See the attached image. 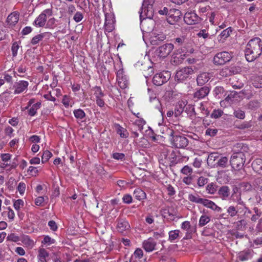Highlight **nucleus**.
I'll use <instances>...</instances> for the list:
<instances>
[{"instance_id": "f257e3e1", "label": "nucleus", "mask_w": 262, "mask_h": 262, "mask_svg": "<svg viewBox=\"0 0 262 262\" xmlns=\"http://www.w3.org/2000/svg\"><path fill=\"white\" fill-rule=\"evenodd\" d=\"M245 57L249 62L253 61L262 53V41L259 37L250 39L245 50Z\"/></svg>"}, {"instance_id": "f03ea898", "label": "nucleus", "mask_w": 262, "mask_h": 262, "mask_svg": "<svg viewBox=\"0 0 262 262\" xmlns=\"http://www.w3.org/2000/svg\"><path fill=\"white\" fill-rule=\"evenodd\" d=\"M155 3V0H144L141 11L140 12V19L142 20L144 15L148 17V23L150 24V26L148 28L149 31H152L154 29L155 25V21L152 19L154 16V9L153 4Z\"/></svg>"}, {"instance_id": "7ed1b4c3", "label": "nucleus", "mask_w": 262, "mask_h": 262, "mask_svg": "<svg viewBox=\"0 0 262 262\" xmlns=\"http://www.w3.org/2000/svg\"><path fill=\"white\" fill-rule=\"evenodd\" d=\"M245 162V154L234 153L231 157L230 164L232 168L235 170H239L244 166Z\"/></svg>"}, {"instance_id": "20e7f679", "label": "nucleus", "mask_w": 262, "mask_h": 262, "mask_svg": "<svg viewBox=\"0 0 262 262\" xmlns=\"http://www.w3.org/2000/svg\"><path fill=\"white\" fill-rule=\"evenodd\" d=\"M173 131L171 130L170 136H172L171 142L173 146L179 148H184L188 144V140L182 135H173Z\"/></svg>"}, {"instance_id": "39448f33", "label": "nucleus", "mask_w": 262, "mask_h": 262, "mask_svg": "<svg viewBox=\"0 0 262 262\" xmlns=\"http://www.w3.org/2000/svg\"><path fill=\"white\" fill-rule=\"evenodd\" d=\"M194 73L192 67H186L177 71L175 79L179 82H182L187 80L189 76Z\"/></svg>"}, {"instance_id": "423d86ee", "label": "nucleus", "mask_w": 262, "mask_h": 262, "mask_svg": "<svg viewBox=\"0 0 262 262\" xmlns=\"http://www.w3.org/2000/svg\"><path fill=\"white\" fill-rule=\"evenodd\" d=\"M232 58L231 55L227 52H222L215 54L213 58V63L217 66L225 64L230 61Z\"/></svg>"}, {"instance_id": "0eeeda50", "label": "nucleus", "mask_w": 262, "mask_h": 262, "mask_svg": "<svg viewBox=\"0 0 262 262\" xmlns=\"http://www.w3.org/2000/svg\"><path fill=\"white\" fill-rule=\"evenodd\" d=\"M170 78V73L164 71L154 75L152 82L155 85L160 86L166 82Z\"/></svg>"}, {"instance_id": "6e6552de", "label": "nucleus", "mask_w": 262, "mask_h": 262, "mask_svg": "<svg viewBox=\"0 0 262 262\" xmlns=\"http://www.w3.org/2000/svg\"><path fill=\"white\" fill-rule=\"evenodd\" d=\"M174 46L172 43H165L159 47L155 51L156 54L161 57H167L173 50Z\"/></svg>"}, {"instance_id": "1a4fd4ad", "label": "nucleus", "mask_w": 262, "mask_h": 262, "mask_svg": "<svg viewBox=\"0 0 262 262\" xmlns=\"http://www.w3.org/2000/svg\"><path fill=\"white\" fill-rule=\"evenodd\" d=\"M210 91V88L207 85L196 89V91L193 94V99L195 101L204 99L208 95Z\"/></svg>"}, {"instance_id": "9d476101", "label": "nucleus", "mask_w": 262, "mask_h": 262, "mask_svg": "<svg viewBox=\"0 0 262 262\" xmlns=\"http://www.w3.org/2000/svg\"><path fill=\"white\" fill-rule=\"evenodd\" d=\"M184 21L188 25H194L199 23L201 18L193 12H187L184 16Z\"/></svg>"}, {"instance_id": "9b49d317", "label": "nucleus", "mask_w": 262, "mask_h": 262, "mask_svg": "<svg viewBox=\"0 0 262 262\" xmlns=\"http://www.w3.org/2000/svg\"><path fill=\"white\" fill-rule=\"evenodd\" d=\"M182 14L180 10L177 9H171L168 13L167 21L170 24H173L179 20Z\"/></svg>"}, {"instance_id": "f8f14e48", "label": "nucleus", "mask_w": 262, "mask_h": 262, "mask_svg": "<svg viewBox=\"0 0 262 262\" xmlns=\"http://www.w3.org/2000/svg\"><path fill=\"white\" fill-rule=\"evenodd\" d=\"M217 194L220 198L223 200H227L230 195V189L227 186H222L219 188Z\"/></svg>"}, {"instance_id": "ddd939ff", "label": "nucleus", "mask_w": 262, "mask_h": 262, "mask_svg": "<svg viewBox=\"0 0 262 262\" xmlns=\"http://www.w3.org/2000/svg\"><path fill=\"white\" fill-rule=\"evenodd\" d=\"M28 84V82L27 81H19L15 82L14 84V87L15 88L14 93L19 94L27 90Z\"/></svg>"}, {"instance_id": "4468645a", "label": "nucleus", "mask_w": 262, "mask_h": 262, "mask_svg": "<svg viewBox=\"0 0 262 262\" xmlns=\"http://www.w3.org/2000/svg\"><path fill=\"white\" fill-rule=\"evenodd\" d=\"M209 79V73L206 72L200 73L196 78L197 84L199 86H203L207 83Z\"/></svg>"}, {"instance_id": "2eb2a0df", "label": "nucleus", "mask_w": 262, "mask_h": 262, "mask_svg": "<svg viewBox=\"0 0 262 262\" xmlns=\"http://www.w3.org/2000/svg\"><path fill=\"white\" fill-rule=\"evenodd\" d=\"M201 204L203 205L204 206L207 208L217 212H221L222 210V208L217 206L213 201L206 199H203Z\"/></svg>"}, {"instance_id": "dca6fc26", "label": "nucleus", "mask_w": 262, "mask_h": 262, "mask_svg": "<svg viewBox=\"0 0 262 262\" xmlns=\"http://www.w3.org/2000/svg\"><path fill=\"white\" fill-rule=\"evenodd\" d=\"M156 243L152 238H149L147 240L145 241L143 243V246L145 250L147 252H150L155 249Z\"/></svg>"}, {"instance_id": "f3484780", "label": "nucleus", "mask_w": 262, "mask_h": 262, "mask_svg": "<svg viewBox=\"0 0 262 262\" xmlns=\"http://www.w3.org/2000/svg\"><path fill=\"white\" fill-rule=\"evenodd\" d=\"M181 228L186 231L185 236L183 237V239H188L191 238L192 230L191 229L190 222L189 221H185L182 223Z\"/></svg>"}, {"instance_id": "a211bd4d", "label": "nucleus", "mask_w": 262, "mask_h": 262, "mask_svg": "<svg viewBox=\"0 0 262 262\" xmlns=\"http://www.w3.org/2000/svg\"><path fill=\"white\" fill-rule=\"evenodd\" d=\"M129 228L130 226L127 221L122 219L118 220L117 228L119 232L123 233L124 231L129 229Z\"/></svg>"}, {"instance_id": "6ab92c4d", "label": "nucleus", "mask_w": 262, "mask_h": 262, "mask_svg": "<svg viewBox=\"0 0 262 262\" xmlns=\"http://www.w3.org/2000/svg\"><path fill=\"white\" fill-rule=\"evenodd\" d=\"M19 14L18 12H14L9 14L7 17V21L8 24L14 26L18 21Z\"/></svg>"}, {"instance_id": "aec40b11", "label": "nucleus", "mask_w": 262, "mask_h": 262, "mask_svg": "<svg viewBox=\"0 0 262 262\" xmlns=\"http://www.w3.org/2000/svg\"><path fill=\"white\" fill-rule=\"evenodd\" d=\"M165 39L166 36L165 35L158 34L151 38L150 43L153 46H157Z\"/></svg>"}, {"instance_id": "412c9836", "label": "nucleus", "mask_w": 262, "mask_h": 262, "mask_svg": "<svg viewBox=\"0 0 262 262\" xmlns=\"http://www.w3.org/2000/svg\"><path fill=\"white\" fill-rule=\"evenodd\" d=\"M46 21L47 18L45 17V15L41 13L35 20L33 24L36 26L42 27L45 25Z\"/></svg>"}, {"instance_id": "4be33fe9", "label": "nucleus", "mask_w": 262, "mask_h": 262, "mask_svg": "<svg viewBox=\"0 0 262 262\" xmlns=\"http://www.w3.org/2000/svg\"><path fill=\"white\" fill-rule=\"evenodd\" d=\"M183 55L180 54H173L171 59V62L174 65H179L184 60Z\"/></svg>"}, {"instance_id": "5701e85b", "label": "nucleus", "mask_w": 262, "mask_h": 262, "mask_svg": "<svg viewBox=\"0 0 262 262\" xmlns=\"http://www.w3.org/2000/svg\"><path fill=\"white\" fill-rule=\"evenodd\" d=\"M39 262H47L49 253L45 249H40L38 253Z\"/></svg>"}, {"instance_id": "b1692460", "label": "nucleus", "mask_w": 262, "mask_h": 262, "mask_svg": "<svg viewBox=\"0 0 262 262\" xmlns=\"http://www.w3.org/2000/svg\"><path fill=\"white\" fill-rule=\"evenodd\" d=\"M117 80L118 84L120 88L122 89H124L127 88L128 85V81L126 78V77H123L122 76H120L119 74H117Z\"/></svg>"}, {"instance_id": "393cba45", "label": "nucleus", "mask_w": 262, "mask_h": 262, "mask_svg": "<svg viewBox=\"0 0 262 262\" xmlns=\"http://www.w3.org/2000/svg\"><path fill=\"white\" fill-rule=\"evenodd\" d=\"M253 169L259 173L262 168V159H255L252 164Z\"/></svg>"}, {"instance_id": "a878e982", "label": "nucleus", "mask_w": 262, "mask_h": 262, "mask_svg": "<svg viewBox=\"0 0 262 262\" xmlns=\"http://www.w3.org/2000/svg\"><path fill=\"white\" fill-rule=\"evenodd\" d=\"M134 197L138 200L141 201L146 198L145 192L141 189L137 188L134 190Z\"/></svg>"}, {"instance_id": "bb28decb", "label": "nucleus", "mask_w": 262, "mask_h": 262, "mask_svg": "<svg viewBox=\"0 0 262 262\" xmlns=\"http://www.w3.org/2000/svg\"><path fill=\"white\" fill-rule=\"evenodd\" d=\"M241 147V150H235V153H242L244 154L245 152H248L249 151L248 146L245 144L242 143H237L235 146L234 148Z\"/></svg>"}, {"instance_id": "cd10ccee", "label": "nucleus", "mask_w": 262, "mask_h": 262, "mask_svg": "<svg viewBox=\"0 0 262 262\" xmlns=\"http://www.w3.org/2000/svg\"><path fill=\"white\" fill-rule=\"evenodd\" d=\"M252 84L256 88H262V76H255L252 79Z\"/></svg>"}, {"instance_id": "c85d7f7f", "label": "nucleus", "mask_w": 262, "mask_h": 262, "mask_svg": "<svg viewBox=\"0 0 262 262\" xmlns=\"http://www.w3.org/2000/svg\"><path fill=\"white\" fill-rule=\"evenodd\" d=\"M113 20H108L107 16L105 15V21L104 24L105 30L108 32H111L114 29V25L112 23Z\"/></svg>"}, {"instance_id": "c756f323", "label": "nucleus", "mask_w": 262, "mask_h": 262, "mask_svg": "<svg viewBox=\"0 0 262 262\" xmlns=\"http://www.w3.org/2000/svg\"><path fill=\"white\" fill-rule=\"evenodd\" d=\"M254 188L258 191H262V178H256L253 183Z\"/></svg>"}, {"instance_id": "7c9ffc66", "label": "nucleus", "mask_w": 262, "mask_h": 262, "mask_svg": "<svg viewBox=\"0 0 262 262\" xmlns=\"http://www.w3.org/2000/svg\"><path fill=\"white\" fill-rule=\"evenodd\" d=\"M117 133L121 138H126L128 136V133L127 130L118 125Z\"/></svg>"}, {"instance_id": "2f4dec72", "label": "nucleus", "mask_w": 262, "mask_h": 262, "mask_svg": "<svg viewBox=\"0 0 262 262\" xmlns=\"http://www.w3.org/2000/svg\"><path fill=\"white\" fill-rule=\"evenodd\" d=\"M184 111V104L182 102L179 103L174 108V116L176 117L179 116Z\"/></svg>"}, {"instance_id": "473e14b6", "label": "nucleus", "mask_w": 262, "mask_h": 262, "mask_svg": "<svg viewBox=\"0 0 262 262\" xmlns=\"http://www.w3.org/2000/svg\"><path fill=\"white\" fill-rule=\"evenodd\" d=\"M94 95L96 98H102L105 96L104 93L102 92L101 89L99 86H95L93 88Z\"/></svg>"}, {"instance_id": "72a5a7b5", "label": "nucleus", "mask_w": 262, "mask_h": 262, "mask_svg": "<svg viewBox=\"0 0 262 262\" xmlns=\"http://www.w3.org/2000/svg\"><path fill=\"white\" fill-rule=\"evenodd\" d=\"M40 102H37L36 103L33 104L32 106L28 111L29 115L31 116H34L36 113V110L40 107Z\"/></svg>"}, {"instance_id": "f704fd0d", "label": "nucleus", "mask_w": 262, "mask_h": 262, "mask_svg": "<svg viewBox=\"0 0 262 262\" xmlns=\"http://www.w3.org/2000/svg\"><path fill=\"white\" fill-rule=\"evenodd\" d=\"M219 158V155L217 153L212 152L210 154L207 155V162L208 165L212 164V162H214L216 159Z\"/></svg>"}, {"instance_id": "c9c22d12", "label": "nucleus", "mask_w": 262, "mask_h": 262, "mask_svg": "<svg viewBox=\"0 0 262 262\" xmlns=\"http://www.w3.org/2000/svg\"><path fill=\"white\" fill-rule=\"evenodd\" d=\"M240 71V68L238 67H232L225 68V72L230 73V76L238 73Z\"/></svg>"}, {"instance_id": "e433bc0d", "label": "nucleus", "mask_w": 262, "mask_h": 262, "mask_svg": "<svg viewBox=\"0 0 262 262\" xmlns=\"http://www.w3.org/2000/svg\"><path fill=\"white\" fill-rule=\"evenodd\" d=\"M228 159L226 157H222L217 161L218 166L222 168L226 167L228 166Z\"/></svg>"}, {"instance_id": "4c0bfd02", "label": "nucleus", "mask_w": 262, "mask_h": 262, "mask_svg": "<svg viewBox=\"0 0 262 262\" xmlns=\"http://www.w3.org/2000/svg\"><path fill=\"white\" fill-rule=\"evenodd\" d=\"M207 192L211 194H213L216 191V186L213 183L208 184L206 187Z\"/></svg>"}, {"instance_id": "58836bf2", "label": "nucleus", "mask_w": 262, "mask_h": 262, "mask_svg": "<svg viewBox=\"0 0 262 262\" xmlns=\"http://www.w3.org/2000/svg\"><path fill=\"white\" fill-rule=\"evenodd\" d=\"M210 221V219L209 216L206 215H203L200 217L199 225L200 227H203L209 223Z\"/></svg>"}, {"instance_id": "ea45409f", "label": "nucleus", "mask_w": 262, "mask_h": 262, "mask_svg": "<svg viewBox=\"0 0 262 262\" xmlns=\"http://www.w3.org/2000/svg\"><path fill=\"white\" fill-rule=\"evenodd\" d=\"M20 43V41H15L13 43L12 47H11V51L12 52V56L13 57H16L17 55V51L18 49L19 48V44Z\"/></svg>"}, {"instance_id": "a19ab883", "label": "nucleus", "mask_w": 262, "mask_h": 262, "mask_svg": "<svg viewBox=\"0 0 262 262\" xmlns=\"http://www.w3.org/2000/svg\"><path fill=\"white\" fill-rule=\"evenodd\" d=\"M232 32L231 27H228L226 29L223 30L221 33L220 34L221 38H223L225 39L228 37H229L230 35V33Z\"/></svg>"}, {"instance_id": "79ce46f5", "label": "nucleus", "mask_w": 262, "mask_h": 262, "mask_svg": "<svg viewBox=\"0 0 262 262\" xmlns=\"http://www.w3.org/2000/svg\"><path fill=\"white\" fill-rule=\"evenodd\" d=\"M188 199L191 202L201 204L203 201V198H199L198 195L195 196L192 194H190L188 195Z\"/></svg>"}, {"instance_id": "37998d69", "label": "nucleus", "mask_w": 262, "mask_h": 262, "mask_svg": "<svg viewBox=\"0 0 262 262\" xmlns=\"http://www.w3.org/2000/svg\"><path fill=\"white\" fill-rule=\"evenodd\" d=\"M180 230H175L173 231H170L169 232V239L170 241H174L179 236Z\"/></svg>"}, {"instance_id": "c03bdc74", "label": "nucleus", "mask_w": 262, "mask_h": 262, "mask_svg": "<svg viewBox=\"0 0 262 262\" xmlns=\"http://www.w3.org/2000/svg\"><path fill=\"white\" fill-rule=\"evenodd\" d=\"M259 104L258 100H251L248 104V108L250 110H255L259 107Z\"/></svg>"}, {"instance_id": "a18cd8bd", "label": "nucleus", "mask_w": 262, "mask_h": 262, "mask_svg": "<svg viewBox=\"0 0 262 262\" xmlns=\"http://www.w3.org/2000/svg\"><path fill=\"white\" fill-rule=\"evenodd\" d=\"M45 37L44 34H38L33 37L31 40V43L32 45H36L39 42V41L41 40Z\"/></svg>"}, {"instance_id": "49530a36", "label": "nucleus", "mask_w": 262, "mask_h": 262, "mask_svg": "<svg viewBox=\"0 0 262 262\" xmlns=\"http://www.w3.org/2000/svg\"><path fill=\"white\" fill-rule=\"evenodd\" d=\"M75 117L79 119H83L85 116V114L84 111L81 109H78L77 110H75L74 112Z\"/></svg>"}, {"instance_id": "de8ad7c7", "label": "nucleus", "mask_w": 262, "mask_h": 262, "mask_svg": "<svg viewBox=\"0 0 262 262\" xmlns=\"http://www.w3.org/2000/svg\"><path fill=\"white\" fill-rule=\"evenodd\" d=\"M52 156V154L49 150H46L43 152L42 155V163H45L47 162L49 159Z\"/></svg>"}, {"instance_id": "09e8293b", "label": "nucleus", "mask_w": 262, "mask_h": 262, "mask_svg": "<svg viewBox=\"0 0 262 262\" xmlns=\"http://www.w3.org/2000/svg\"><path fill=\"white\" fill-rule=\"evenodd\" d=\"M227 211L229 215L231 217L235 216L238 213V210L233 206H229Z\"/></svg>"}, {"instance_id": "8fccbe9b", "label": "nucleus", "mask_w": 262, "mask_h": 262, "mask_svg": "<svg viewBox=\"0 0 262 262\" xmlns=\"http://www.w3.org/2000/svg\"><path fill=\"white\" fill-rule=\"evenodd\" d=\"M208 179L204 177H200L198 179L197 184L199 187H203L208 183Z\"/></svg>"}, {"instance_id": "3c124183", "label": "nucleus", "mask_w": 262, "mask_h": 262, "mask_svg": "<svg viewBox=\"0 0 262 262\" xmlns=\"http://www.w3.org/2000/svg\"><path fill=\"white\" fill-rule=\"evenodd\" d=\"M233 114L235 117L240 119H244L245 117V112L240 110H235Z\"/></svg>"}, {"instance_id": "603ef678", "label": "nucleus", "mask_w": 262, "mask_h": 262, "mask_svg": "<svg viewBox=\"0 0 262 262\" xmlns=\"http://www.w3.org/2000/svg\"><path fill=\"white\" fill-rule=\"evenodd\" d=\"M252 126V124L250 122H244L242 123L236 125V127L238 129H244L246 128H250Z\"/></svg>"}, {"instance_id": "864d4df0", "label": "nucleus", "mask_w": 262, "mask_h": 262, "mask_svg": "<svg viewBox=\"0 0 262 262\" xmlns=\"http://www.w3.org/2000/svg\"><path fill=\"white\" fill-rule=\"evenodd\" d=\"M143 15H144V17L143 18H142V20L140 19V20H141V25L143 26V27H147V31H149L148 30V28L150 27V24H149V23H148L147 21V20L148 19V17L145 16L144 15V14H143Z\"/></svg>"}, {"instance_id": "5fc2aeb1", "label": "nucleus", "mask_w": 262, "mask_h": 262, "mask_svg": "<svg viewBox=\"0 0 262 262\" xmlns=\"http://www.w3.org/2000/svg\"><path fill=\"white\" fill-rule=\"evenodd\" d=\"M168 150L167 148H164L162 149V151L160 154V159L159 160V161H160L161 163L162 162V161L163 162L164 159L165 160L167 159V157L168 156Z\"/></svg>"}, {"instance_id": "6e6d98bb", "label": "nucleus", "mask_w": 262, "mask_h": 262, "mask_svg": "<svg viewBox=\"0 0 262 262\" xmlns=\"http://www.w3.org/2000/svg\"><path fill=\"white\" fill-rule=\"evenodd\" d=\"M223 112L221 110H214L211 115V117L214 118H218L222 116Z\"/></svg>"}, {"instance_id": "4d7b16f0", "label": "nucleus", "mask_w": 262, "mask_h": 262, "mask_svg": "<svg viewBox=\"0 0 262 262\" xmlns=\"http://www.w3.org/2000/svg\"><path fill=\"white\" fill-rule=\"evenodd\" d=\"M217 131L218 130L216 128H209L206 129L205 134L206 135L214 137L216 135Z\"/></svg>"}, {"instance_id": "13d9d810", "label": "nucleus", "mask_w": 262, "mask_h": 262, "mask_svg": "<svg viewBox=\"0 0 262 262\" xmlns=\"http://www.w3.org/2000/svg\"><path fill=\"white\" fill-rule=\"evenodd\" d=\"M181 172L184 174H190L192 172V168L188 165L185 166L182 169Z\"/></svg>"}, {"instance_id": "bf43d9fd", "label": "nucleus", "mask_w": 262, "mask_h": 262, "mask_svg": "<svg viewBox=\"0 0 262 262\" xmlns=\"http://www.w3.org/2000/svg\"><path fill=\"white\" fill-rule=\"evenodd\" d=\"M112 157L116 160H124L125 159V155L123 153L115 152Z\"/></svg>"}, {"instance_id": "052dcab7", "label": "nucleus", "mask_w": 262, "mask_h": 262, "mask_svg": "<svg viewBox=\"0 0 262 262\" xmlns=\"http://www.w3.org/2000/svg\"><path fill=\"white\" fill-rule=\"evenodd\" d=\"M23 205L24 202L21 199L17 200L14 202L13 204L14 208L17 210H18L20 209V206H23Z\"/></svg>"}, {"instance_id": "680f3d73", "label": "nucleus", "mask_w": 262, "mask_h": 262, "mask_svg": "<svg viewBox=\"0 0 262 262\" xmlns=\"http://www.w3.org/2000/svg\"><path fill=\"white\" fill-rule=\"evenodd\" d=\"M83 15L80 12H77L74 16V20L77 22H80L83 18Z\"/></svg>"}, {"instance_id": "e2e57ef3", "label": "nucleus", "mask_w": 262, "mask_h": 262, "mask_svg": "<svg viewBox=\"0 0 262 262\" xmlns=\"http://www.w3.org/2000/svg\"><path fill=\"white\" fill-rule=\"evenodd\" d=\"M26 189V184L23 182H20L17 187V190L20 194H22L25 192Z\"/></svg>"}, {"instance_id": "0e129e2a", "label": "nucleus", "mask_w": 262, "mask_h": 262, "mask_svg": "<svg viewBox=\"0 0 262 262\" xmlns=\"http://www.w3.org/2000/svg\"><path fill=\"white\" fill-rule=\"evenodd\" d=\"M7 240L16 242L19 240V237L14 233H11L7 237Z\"/></svg>"}, {"instance_id": "69168bd1", "label": "nucleus", "mask_w": 262, "mask_h": 262, "mask_svg": "<svg viewBox=\"0 0 262 262\" xmlns=\"http://www.w3.org/2000/svg\"><path fill=\"white\" fill-rule=\"evenodd\" d=\"M202 162V160L199 157L198 158H195L194 162L193 163V165L196 168H200L201 166Z\"/></svg>"}, {"instance_id": "338daca9", "label": "nucleus", "mask_w": 262, "mask_h": 262, "mask_svg": "<svg viewBox=\"0 0 262 262\" xmlns=\"http://www.w3.org/2000/svg\"><path fill=\"white\" fill-rule=\"evenodd\" d=\"M159 262H174V260L172 259L171 258L167 256L164 255L160 257Z\"/></svg>"}, {"instance_id": "774afa93", "label": "nucleus", "mask_w": 262, "mask_h": 262, "mask_svg": "<svg viewBox=\"0 0 262 262\" xmlns=\"http://www.w3.org/2000/svg\"><path fill=\"white\" fill-rule=\"evenodd\" d=\"M122 199L123 202L126 204H130L132 202V197L129 194H125Z\"/></svg>"}]
</instances>
